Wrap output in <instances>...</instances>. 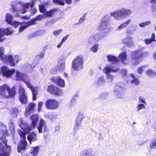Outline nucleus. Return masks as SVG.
<instances>
[{
    "label": "nucleus",
    "mask_w": 156,
    "mask_h": 156,
    "mask_svg": "<svg viewBox=\"0 0 156 156\" xmlns=\"http://www.w3.org/2000/svg\"><path fill=\"white\" fill-rule=\"evenodd\" d=\"M1 125V128L3 127L4 129H2V131L0 130V156H8L10 153L11 147L7 145V140L4 136L7 131V128L5 126L2 125L0 122V126Z\"/></svg>",
    "instance_id": "nucleus-1"
},
{
    "label": "nucleus",
    "mask_w": 156,
    "mask_h": 156,
    "mask_svg": "<svg viewBox=\"0 0 156 156\" xmlns=\"http://www.w3.org/2000/svg\"><path fill=\"white\" fill-rule=\"evenodd\" d=\"M132 13V11L129 9L123 8L110 12V16L114 17L116 21H120L128 17Z\"/></svg>",
    "instance_id": "nucleus-2"
},
{
    "label": "nucleus",
    "mask_w": 156,
    "mask_h": 156,
    "mask_svg": "<svg viewBox=\"0 0 156 156\" xmlns=\"http://www.w3.org/2000/svg\"><path fill=\"white\" fill-rule=\"evenodd\" d=\"M32 121V124L31 126H28L27 124L23 122L22 119H20L18 121L19 126L23 131L27 133H28L30 131L34 129L36 127V124L38 120V115H34L30 117Z\"/></svg>",
    "instance_id": "nucleus-3"
},
{
    "label": "nucleus",
    "mask_w": 156,
    "mask_h": 156,
    "mask_svg": "<svg viewBox=\"0 0 156 156\" xmlns=\"http://www.w3.org/2000/svg\"><path fill=\"white\" fill-rule=\"evenodd\" d=\"M110 18L108 14H106L102 18L98 27L97 30L106 34L111 30L109 27Z\"/></svg>",
    "instance_id": "nucleus-4"
},
{
    "label": "nucleus",
    "mask_w": 156,
    "mask_h": 156,
    "mask_svg": "<svg viewBox=\"0 0 156 156\" xmlns=\"http://www.w3.org/2000/svg\"><path fill=\"white\" fill-rule=\"evenodd\" d=\"M16 94V87L10 88L7 84H3L0 86V97L9 98H13Z\"/></svg>",
    "instance_id": "nucleus-5"
},
{
    "label": "nucleus",
    "mask_w": 156,
    "mask_h": 156,
    "mask_svg": "<svg viewBox=\"0 0 156 156\" xmlns=\"http://www.w3.org/2000/svg\"><path fill=\"white\" fill-rule=\"evenodd\" d=\"M34 2L33 1L30 3H21L18 4L16 6L12 7V12H19L23 14L27 12V9H29L30 7H32L34 5Z\"/></svg>",
    "instance_id": "nucleus-6"
},
{
    "label": "nucleus",
    "mask_w": 156,
    "mask_h": 156,
    "mask_svg": "<svg viewBox=\"0 0 156 156\" xmlns=\"http://www.w3.org/2000/svg\"><path fill=\"white\" fill-rule=\"evenodd\" d=\"M119 68L113 66H107L104 68L103 72L106 75L108 82L112 81L114 77V76L112 75L111 73H117L119 71Z\"/></svg>",
    "instance_id": "nucleus-7"
},
{
    "label": "nucleus",
    "mask_w": 156,
    "mask_h": 156,
    "mask_svg": "<svg viewBox=\"0 0 156 156\" xmlns=\"http://www.w3.org/2000/svg\"><path fill=\"white\" fill-rule=\"evenodd\" d=\"M83 62L84 61L82 56L79 55L77 56L72 62V68L76 71L81 70L83 67Z\"/></svg>",
    "instance_id": "nucleus-8"
},
{
    "label": "nucleus",
    "mask_w": 156,
    "mask_h": 156,
    "mask_svg": "<svg viewBox=\"0 0 156 156\" xmlns=\"http://www.w3.org/2000/svg\"><path fill=\"white\" fill-rule=\"evenodd\" d=\"M18 133L22 138L21 143L19 144L17 147V151L19 152L24 151L26 148L27 142L26 140V133L20 130H18Z\"/></svg>",
    "instance_id": "nucleus-9"
},
{
    "label": "nucleus",
    "mask_w": 156,
    "mask_h": 156,
    "mask_svg": "<svg viewBox=\"0 0 156 156\" xmlns=\"http://www.w3.org/2000/svg\"><path fill=\"white\" fill-rule=\"evenodd\" d=\"M124 84L122 83H119L117 84L115 87L114 93L115 96L118 98H121L124 95Z\"/></svg>",
    "instance_id": "nucleus-10"
},
{
    "label": "nucleus",
    "mask_w": 156,
    "mask_h": 156,
    "mask_svg": "<svg viewBox=\"0 0 156 156\" xmlns=\"http://www.w3.org/2000/svg\"><path fill=\"white\" fill-rule=\"evenodd\" d=\"M16 80H22L26 85H28L29 87L30 86L29 82L30 79L28 75L22 73L17 70L16 74Z\"/></svg>",
    "instance_id": "nucleus-11"
},
{
    "label": "nucleus",
    "mask_w": 156,
    "mask_h": 156,
    "mask_svg": "<svg viewBox=\"0 0 156 156\" xmlns=\"http://www.w3.org/2000/svg\"><path fill=\"white\" fill-rule=\"evenodd\" d=\"M143 57V55L140 51H136L131 53V59L134 65L139 64Z\"/></svg>",
    "instance_id": "nucleus-12"
},
{
    "label": "nucleus",
    "mask_w": 156,
    "mask_h": 156,
    "mask_svg": "<svg viewBox=\"0 0 156 156\" xmlns=\"http://www.w3.org/2000/svg\"><path fill=\"white\" fill-rule=\"evenodd\" d=\"M13 16L10 13H6L5 15V21L8 24L16 28L21 25L22 23L16 21H13Z\"/></svg>",
    "instance_id": "nucleus-13"
},
{
    "label": "nucleus",
    "mask_w": 156,
    "mask_h": 156,
    "mask_svg": "<svg viewBox=\"0 0 156 156\" xmlns=\"http://www.w3.org/2000/svg\"><path fill=\"white\" fill-rule=\"evenodd\" d=\"M45 105L47 108L51 110L57 109L59 105L58 101L54 99L47 100L45 102Z\"/></svg>",
    "instance_id": "nucleus-14"
},
{
    "label": "nucleus",
    "mask_w": 156,
    "mask_h": 156,
    "mask_svg": "<svg viewBox=\"0 0 156 156\" xmlns=\"http://www.w3.org/2000/svg\"><path fill=\"white\" fill-rule=\"evenodd\" d=\"M19 98L20 102L23 104H25L27 101V96L25 92L23 87L21 85L19 86Z\"/></svg>",
    "instance_id": "nucleus-15"
},
{
    "label": "nucleus",
    "mask_w": 156,
    "mask_h": 156,
    "mask_svg": "<svg viewBox=\"0 0 156 156\" xmlns=\"http://www.w3.org/2000/svg\"><path fill=\"white\" fill-rule=\"evenodd\" d=\"M47 90L50 93L56 95L61 96L62 94V90L53 85H49L48 87Z\"/></svg>",
    "instance_id": "nucleus-16"
},
{
    "label": "nucleus",
    "mask_w": 156,
    "mask_h": 156,
    "mask_svg": "<svg viewBox=\"0 0 156 156\" xmlns=\"http://www.w3.org/2000/svg\"><path fill=\"white\" fill-rule=\"evenodd\" d=\"M4 62L6 64H9L12 66H14L16 65L13 57L11 55H5L1 58Z\"/></svg>",
    "instance_id": "nucleus-17"
},
{
    "label": "nucleus",
    "mask_w": 156,
    "mask_h": 156,
    "mask_svg": "<svg viewBox=\"0 0 156 156\" xmlns=\"http://www.w3.org/2000/svg\"><path fill=\"white\" fill-rule=\"evenodd\" d=\"M13 30L10 28H0V42H2L5 39L4 35H8L11 34Z\"/></svg>",
    "instance_id": "nucleus-18"
},
{
    "label": "nucleus",
    "mask_w": 156,
    "mask_h": 156,
    "mask_svg": "<svg viewBox=\"0 0 156 156\" xmlns=\"http://www.w3.org/2000/svg\"><path fill=\"white\" fill-rule=\"evenodd\" d=\"M37 128L38 131L40 133H43L42 129H43L44 131L45 132H47L48 131L46 122L42 119H40L39 122V125L37 126Z\"/></svg>",
    "instance_id": "nucleus-19"
},
{
    "label": "nucleus",
    "mask_w": 156,
    "mask_h": 156,
    "mask_svg": "<svg viewBox=\"0 0 156 156\" xmlns=\"http://www.w3.org/2000/svg\"><path fill=\"white\" fill-rule=\"evenodd\" d=\"M51 81L59 87H65V81L59 77L57 76L52 77L51 79Z\"/></svg>",
    "instance_id": "nucleus-20"
},
{
    "label": "nucleus",
    "mask_w": 156,
    "mask_h": 156,
    "mask_svg": "<svg viewBox=\"0 0 156 156\" xmlns=\"http://www.w3.org/2000/svg\"><path fill=\"white\" fill-rule=\"evenodd\" d=\"M84 114L83 112H79L75 121L76 124L74 127V129L77 130L79 129V127L80 126L82 120L84 118Z\"/></svg>",
    "instance_id": "nucleus-21"
},
{
    "label": "nucleus",
    "mask_w": 156,
    "mask_h": 156,
    "mask_svg": "<svg viewBox=\"0 0 156 156\" xmlns=\"http://www.w3.org/2000/svg\"><path fill=\"white\" fill-rule=\"evenodd\" d=\"M1 70L3 75L8 78L10 77L12 74L14 73L16 71L15 69H9L6 66L2 67L1 69Z\"/></svg>",
    "instance_id": "nucleus-22"
},
{
    "label": "nucleus",
    "mask_w": 156,
    "mask_h": 156,
    "mask_svg": "<svg viewBox=\"0 0 156 156\" xmlns=\"http://www.w3.org/2000/svg\"><path fill=\"white\" fill-rule=\"evenodd\" d=\"M30 86L29 87L28 85H27V87L30 89L32 91L33 94V101L35 100L36 98V96L37 94V91H38V88L37 87H34L32 84L29 82Z\"/></svg>",
    "instance_id": "nucleus-23"
},
{
    "label": "nucleus",
    "mask_w": 156,
    "mask_h": 156,
    "mask_svg": "<svg viewBox=\"0 0 156 156\" xmlns=\"http://www.w3.org/2000/svg\"><path fill=\"white\" fill-rule=\"evenodd\" d=\"M35 106L36 104L34 102H31L29 103L26 108L25 115H28L30 112H33L34 110Z\"/></svg>",
    "instance_id": "nucleus-24"
},
{
    "label": "nucleus",
    "mask_w": 156,
    "mask_h": 156,
    "mask_svg": "<svg viewBox=\"0 0 156 156\" xmlns=\"http://www.w3.org/2000/svg\"><path fill=\"white\" fill-rule=\"evenodd\" d=\"M123 42L129 47H131L134 44L132 37L129 36L126 37L123 40Z\"/></svg>",
    "instance_id": "nucleus-25"
},
{
    "label": "nucleus",
    "mask_w": 156,
    "mask_h": 156,
    "mask_svg": "<svg viewBox=\"0 0 156 156\" xmlns=\"http://www.w3.org/2000/svg\"><path fill=\"white\" fill-rule=\"evenodd\" d=\"M131 23V20L130 19L128 20L127 21L120 25L116 28L117 31H119L124 28L126 27L129 24Z\"/></svg>",
    "instance_id": "nucleus-26"
},
{
    "label": "nucleus",
    "mask_w": 156,
    "mask_h": 156,
    "mask_svg": "<svg viewBox=\"0 0 156 156\" xmlns=\"http://www.w3.org/2000/svg\"><path fill=\"white\" fill-rule=\"evenodd\" d=\"M65 1L66 4H70L72 2V0H53V2L57 5H65Z\"/></svg>",
    "instance_id": "nucleus-27"
},
{
    "label": "nucleus",
    "mask_w": 156,
    "mask_h": 156,
    "mask_svg": "<svg viewBox=\"0 0 156 156\" xmlns=\"http://www.w3.org/2000/svg\"><path fill=\"white\" fill-rule=\"evenodd\" d=\"M151 7L153 15L156 17V0H151Z\"/></svg>",
    "instance_id": "nucleus-28"
},
{
    "label": "nucleus",
    "mask_w": 156,
    "mask_h": 156,
    "mask_svg": "<svg viewBox=\"0 0 156 156\" xmlns=\"http://www.w3.org/2000/svg\"><path fill=\"white\" fill-rule=\"evenodd\" d=\"M21 25H20L21 26L19 29V32H21L23 31L27 27H29V26L33 25V22H28L27 23H26L24 24L22 23Z\"/></svg>",
    "instance_id": "nucleus-29"
},
{
    "label": "nucleus",
    "mask_w": 156,
    "mask_h": 156,
    "mask_svg": "<svg viewBox=\"0 0 156 156\" xmlns=\"http://www.w3.org/2000/svg\"><path fill=\"white\" fill-rule=\"evenodd\" d=\"M96 83L98 86H102L104 85L105 82V77L103 76L99 77L96 80Z\"/></svg>",
    "instance_id": "nucleus-30"
},
{
    "label": "nucleus",
    "mask_w": 156,
    "mask_h": 156,
    "mask_svg": "<svg viewBox=\"0 0 156 156\" xmlns=\"http://www.w3.org/2000/svg\"><path fill=\"white\" fill-rule=\"evenodd\" d=\"M27 137L28 140L30 144L31 141H34L37 140L36 134L34 133H30L29 135L27 136Z\"/></svg>",
    "instance_id": "nucleus-31"
},
{
    "label": "nucleus",
    "mask_w": 156,
    "mask_h": 156,
    "mask_svg": "<svg viewBox=\"0 0 156 156\" xmlns=\"http://www.w3.org/2000/svg\"><path fill=\"white\" fill-rule=\"evenodd\" d=\"M108 61L112 63L118 62L119 59L115 56L112 55H109L107 56Z\"/></svg>",
    "instance_id": "nucleus-32"
},
{
    "label": "nucleus",
    "mask_w": 156,
    "mask_h": 156,
    "mask_svg": "<svg viewBox=\"0 0 156 156\" xmlns=\"http://www.w3.org/2000/svg\"><path fill=\"white\" fill-rule=\"evenodd\" d=\"M130 76L132 78L131 80V83L133 84H135V85H137L139 84V81L138 79L135 77L134 75L132 74H131L130 75Z\"/></svg>",
    "instance_id": "nucleus-33"
},
{
    "label": "nucleus",
    "mask_w": 156,
    "mask_h": 156,
    "mask_svg": "<svg viewBox=\"0 0 156 156\" xmlns=\"http://www.w3.org/2000/svg\"><path fill=\"white\" fill-rule=\"evenodd\" d=\"M57 11V9H53L51 10H49L45 12L44 15V17H46V16L48 17H50L52 16L54 14V12Z\"/></svg>",
    "instance_id": "nucleus-34"
},
{
    "label": "nucleus",
    "mask_w": 156,
    "mask_h": 156,
    "mask_svg": "<svg viewBox=\"0 0 156 156\" xmlns=\"http://www.w3.org/2000/svg\"><path fill=\"white\" fill-rule=\"evenodd\" d=\"M46 118L47 119L53 121L55 120L56 118V115L53 112H50L47 115Z\"/></svg>",
    "instance_id": "nucleus-35"
},
{
    "label": "nucleus",
    "mask_w": 156,
    "mask_h": 156,
    "mask_svg": "<svg viewBox=\"0 0 156 156\" xmlns=\"http://www.w3.org/2000/svg\"><path fill=\"white\" fill-rule=\"evenodd\" d=\"M39 149V148L38 146L31 147L30 153H31V154L34 155L37 154L38 152Z\"/></svg>",
    "instance_id": "nucleus-36"
},
{
    "label": "nucleus",
    "mask_w": 156,
    "mask_h": 156,
    "mask_svg": "<svg viewBox=\"0 0 156 156\" xmlns=\"http://www.w3.org/2000/svg\"><path fill=\"white\" fill-rule=\"evenodd\" d=\"M65 62L62 61V62H60L58 64L57 67L58 70L61 72H63L65 69Z\"/></svg>",
    "instance_id": "nucleus-37"
},
{
    "label": "nucleus",
    "mask_w": 156,
    "mask_h": 156,
    "mask_svg": "<svg viewBox=\"0 0 156 156\" xmlns=\"http://www.w3.org/2000/svg\"><path fill=\"white\" fill-rule=\"evenodd\" d=\"M155 41V34L154 33L152 34L151 38L149 39H145L144 40L145 43L146 44H148L151 43L153 41Z\"/></svg>",
    "instance_id": "nucleus-38"
},
{
    "label": "nucleus",
    "mask_w": 156,
    "mask_h": 156,
    "mask_svg": "<svg viewBox=\"0 0 156 156\" xmlns=\"http://www.w3.org/2000/svg\"><path fill=\"white\" fill-rule=\"evenodd\" d=\"M26 70L30 72H31L34 69V66H33L32 65L28 63H27L25 66Z\"/></svg>",
    "instance_id": "nucleus-39"
},
{
    "label": "nucleus",
    "mask_w": 156,
    "mask_h": 156,
    "mask_svg": "<svg viewBox=\"0 0 156 156\" xmlns=\"http://www.w3.org/2000/svg\"><path fill=\"white\" fill-rule=\"evenodd\" d=\"M11 115L12 117L14 118L16 117L18 114V110L16 108L12 109L10 110Z\"/></svg>",
    "instance_id": "nucleus-40"
},
{
    "label": "nucleus",
    "mask_w": 156,
    "mask_h": 156,
    "mask_svg": "<svg viewBox=\"0 0 156 156\" xmlns=\"http://www.w3.org/2000/svg\"><path fill=\"white\" fill-rule=\"evenodd\" d=\"M78 95L76 94H74L72 97L71 101L70 104L71 105H74L75 104L76 101L78 99Z\"/></svg>",
    "instance_id": "nucleus-41"
},
{
    "label": "nucleus",
    "mask_w": 156,
    "mask_h": 156,
    "mask_svg": "<svg viewBox=\"0 0 156 156\" xmlns=\"http://www.w3.org/2000/svg\"><path fill=\"white\" fill-rule=\"evenodd\" d=\"M93 36L96 42L101 39L103 37V36H102L100 33L97 34Z\"/></svg>",
    "instance_id": "nucleus-42"
},
{
    "label": "nucleus",
    "mask_w": 156,
    "mask_h": 156,
    "mask_svg": "<svg viewBox=\"0 0 156 156\" xmlns=\"http://www.w3.org/2000/svg\"><path fill=\"white\" fill-rule=\"evenodd\" d=\"M46 18V17H44V15H40L37 16L36 17L33 19L32 21H30L31 22H33V24H35L34 22L39 21L41 20L42 18L44 19Z\"/></svg>",
    "instance_id": "nucleus-43"
},
{
    "label": "nucleus",
    "mask_w": 156,
    "mask_h": 156,
    "mask_svg": "<svg viewBox=\"0 0 156 156\" xmlns=\"http://www.w3.org/2000/svg\"><path fill=\"white\" fill-rule=\"evenodd\" d=\"M119 58L122 63H123L126 58V54L125 52L121 53L119 55Z\"/></svg>",
    "instance_id": "nucleus-44"
},
{
    "label": "nucleus",
    "mask_w": 156,
    "mask_h": 156,
    "mask_svg": "<svg viewBox=\"0 0 156 156\" xmlns=\"http://www.w3.org/2000/svg\"><path fill=\"white\" fill-rule=\"evenodd\" d=\"M99 45L98 44H96L93 45L90 48V50L94 53L96 52L98 49Z\"/></svg>",
    "instance_id": "nucleus-45"
},
{
    "label": "nucleus",
    "mask_w": 156,
    "mask_h": 156,
    "mask_svg": "<svg viewBox=\"0 0 156 156\" xmlns=\"http://www.w3.org/2000/svg\"><path fill=\"white\" fill-rule=\"evenodd\" d=\"M149 147L151 149H156V139H154L151 141Z\"/></svg>",
    "instance_id": "nucleus-46"
},
{
    "label": "nucleus",
    "mask_w": 156,
    "mask_h": 156,
    "mask_svg": "<svg viewBox=\"0 0 156 156\" xmlns=\"http://www.w3.org/2000/svg\"><path fill=\"white\" fill-rule=\"evenodd\" d=\"M145 105L142 103H139L136 106V111L138 112L140 110L145 108Z\"/></svg>",
    "instance_id": "nucleus-47"
},
{
    "label": "nucleus",
    "mask_w": 156,
    "mask_h": 156,
    "mask_svg": "<svg viewBox=\"0 0 156 156\" xmlns=\"http://www.w3.org/2000/svg\"><path fill=\"white\" fill-rule=\"evenodd\" d=\"M146 74L149 76H152L155 75V73L152 70L149 69L146 71Z\"/></svg>",
    "instance_id": "nucleus-48"
},
{
    "label": "nucleus",
    "mask_w": 156,
    "mask_h": 156,
    "mask_svg": "<svg viewBox=\"0 0 156 156\" xmlns=\"http://www.w3.org/2000/svg\"><path fill=\"white\" fill-rule=\"evenodd\" d=\"M88 42L90 44L94 43L96 42L93 35L90 37L88 38Z\"/></svg>",
    "instance_id": "nucleus-49"
},
{
    "label": "nucleus",
    "mask_w": 156,
    "mask_h": 156,
    "mask_svg": "<svg viewBox=\"0 0 156 156\" xmlns=\"http://www.w3.org/2000/svg\"><path fill=\"white\" fill-rule=\"evenodd\" d=\"M151 23L150 21H147L143 22L139 24V26L141 27H144L146 26L149 25Z\"/></svg>",
    "instance_id": "nucleus-50"
},
{
    "label": "nucleus",
    "mask_w": 156,
    "mask_h": 156,
    "mask_svg": "<svg viewBox=\"0 0 156 156\" xmlns=\"http://www.w3.org/2000/svg\"><path fill=\"white\" fill-rule=\"evenodd\" d=\"M63 30L60 29L58 30H56L53 31V34L55 36H58L62 31Z\"/></svg>",
    "instance_id": "nucleus-51"
},
{
    "label": "nucleus",
    "mask_w": 156,
    "mask_h": 156,
    "mask_svg": "<svg viewBox=\"0 0 156 156\" xmlns=\"http://www.w3.org/2000/svg\"><path fill=\"white\" fill-rule=\"evenodd\" d=\"M145 66H142L139 67L137 69V72L139 74L142 73L144 69L145 68Z\"/></svg>",
    "instance_id": "nucleus-52"
},
{
    "label": "nucleus",
    "mask_w": 156,
    "mask_h": 156,
    "mask_svg": "<svg viewBox=\"0 0 156 156\" xmlns=\"http://www.w3.org/2000/svg\"><path fill=\"white\" fill-rule=\"evenodd\" d=\"M86 14H84L83 16L79 19V22L78 23V24L82 23H83L85 19Z\"/></svg>",
    "instance_id": "nucleus-53"
},
{
    "label": "nucleus",
    "mask_w": 156,
    "mask_h": 156,
    "mask_svg": "<svg viewBox=\"0 0 156 156\" xmlns=\"http://www.w3.org/2000/svg\"><path fill=\"white\" fill-rule=\"evenodd\" d=\"M39 9L40 11L42 13H44L46 12V9L44 6L43 5L39 6Z\"/></svg>",
    "instance_id": "nucleus-54"
},
{
    "label": "nucleus",
    "mask_w": 156,
    "mask_h": 156,
    "mask_svg": "<svg viewBox=\"0 0 156 156\" xmlns=\"http://www.w3.org/2000/svg\"><path fill=\"white\" fill-rule=\"evenodd\" d=\"M138 101L139 103H142L145 104H146V102H145L144 98L142 96H140L139 97Z\"/></svg>",
    "instance_id": "nucleus-55"
},
{
    "label": "nucleus",
    "mask_w": 156,
    "mask_h": 156,
    "mask_svg": "<svg viewBox=\"0 0 156 156\" xmlns=\"http://www.w3.org/2000/svg\"><path fill=\"white\" fill-rule=\"evenodd\" d=\"M14 61L16 62V64H17L19 61L20 60V58L18 55H16L14 56Z\"/></svg>",
    "instance_id": "nucleus-56"
},
{
    "label": "nucleus",
    "mask_w": 156,
    "mask_h": 156,
    "mask_svg": "<svg viewBox=\"0 0 156 156\" xmlns=\"http://www.w3.org/2000/svg\"><path fill=\"white\" fill-rule=\"evenodd\" d=\"M4 48L2 47H1L0 48V58H2V57L4 55H3Z\"/></svg>",
    "instance_id": "nucleus-57"
},
{
    "label": "nucleus",
    "mask_w": 156,
    "mask_h": 156,
    "mask_svg": "<svg viewBox=\"0 0 156 156\" xmlns=\"http://www.w3.org/2000/svg\"><path fill=\"white\" fill-rule=\"evenodd\" d=\"M43 105V102L40 101L38 104V110L39 112L41 110V107Z\"/></svg>",
    "instance_id": "nucleus-58"
},
{
    "label": "nucleus",
    "mask_w": 156,
    "mask_h": 156,
    "mask_svg": "<svg viewBox=\"0 0 156 156\" xmlns=\"http://www.w3.org/2000/svg\"><path fill=\"white\" fill-rule=\"evenodd\" d=\"M37 9L35 8H33L31 9V14L32 15H33L35 14V13L37 12Z\"/></svg>",
    "instance_id": "nucleus-59"
},
{
    "label": "nucleus",
    "mask_w": 156,
    "mask_h": 156,
    "mask_svg": "<svg viewBox=\"0 0 156 156\" xmlns=\"http://www.w3.org/2000/svg\"><path fill=\"white\" fill-rule=\"evenodd\" d=\"M121 73L124 76H125L126 75V74L127 73L126 70L125 69H122L121 70Z\"/></svg>",
    "instance_id": "nucleus-60"
},
{
    "label": "nucleus",
    "mask_w": 156,
    "mask_h": 156,
    "mask_svg": "<svg viewBox=\"0 0 156 156\" xmlns=\"http://www.w3.org/2000/svg\"><path fill=\"white\" fill-rule=\"evenodd\" d=\"M44 55V53L43 52H41L40 54L38 56L39 58H41L43 57Z\"/></svg>",
    "instance_id": "nucleus-61"
},
{
    "label": "nucleus",
    "mask_w": 156,
    "mask_h": 156,
    "mask_svg": "<svg viewBox=\"0 0 156 156\" xmlns=\"http://www.w3.org/2000/svg\"><path fill=\"white\" fill-rule=\"evenodd\" d=\"M56 21V20L55 19H53L51 20H50L49 21L47 22V23H49L50 24H52L54 23H55Z\"/></svg>",
    "instance_id": "nucleus-62"
},
{
    "label": "nucleus",
    "mask_w": 156,
    "mask_h": 156,
    "mask_svg": "<svg viewBox=\"0 0 156 156\" xmlns=\"http://www.w3.org/2000/svg\"><path fill=\"white\" fill-rule=\"evenodd\" d=\"M68 36L69 35H66V36L63 37L61 41L63 43L67 39Z\"/></svg>",
    "instance_id": "nucleus-63"
},
{
    "label": "nucleus",
    "mask_w": 156,
    "mask_h": 156,
    "mask_svg": "<svg viewBox=\"0 0 156 156\" xmlns=\"http://www.w3.org/2000/svg\"><path fill=\"white\" fill-rule=\"evenodd\" d=\"M85 154H86L85 156H91V154L88 151H85Z\"/></svg>",
    "instance_id": "nucleus-64"
}]
</instances>
